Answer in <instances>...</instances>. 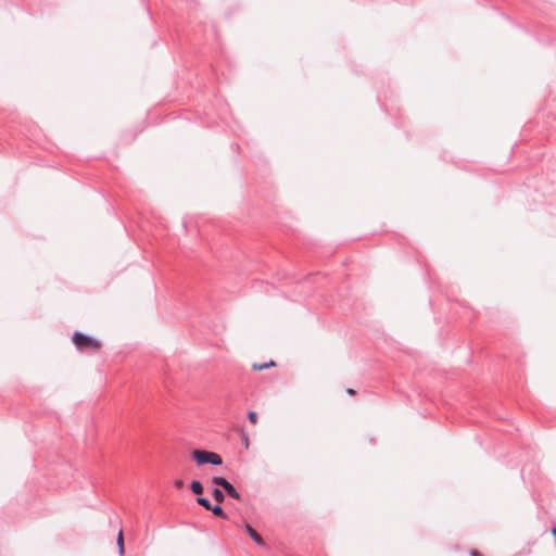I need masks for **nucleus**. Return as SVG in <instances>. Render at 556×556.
I'll use <instances>...</instances> for the list:
<instances>
[{
	"label": "nucleus",
	"instance_id": "obj_1",
	"mask_svg": "<svg viewBox=\"0 0 556 556\" xmlns=\"http://www.w3.org/2000/svg\"><path fill=\"white\" fill-rule=\"evenodd\" d=\"M72 340L79 351H98L101 348L98 340L80 331H75Z\"/></svg>",
	"mask_w": 556,
	"mask_h": 556
},
{
	"label": "nucleus",
	"instance_id": "obj_2",
	"mask_svg": "<svg viewBox=\"0 0 556 556\" xmlns=\"http://www.w3.org/2000/svg\"><path fill=\"white\" fill-rule=\"evenodd\" d=\"M192 458L198 465L211 464L219 466L223 464V458L219 454L204 450H193Z\"/></svg>",
	"mask_w": 556,
	"mask_h": 556
},
{
	"label": "nucleus",
	"instance_id": "obj_3",
	"mask_svg": "<svg viewBox=\"0 0 556 556\" xmlns=\"http://www.w3.org/2000/svg\"><path fill=\"white\" fill-rule=\"evenodd\" d=\"M212 482L225 490V492L228 494V496L240 500L241 496L238 493V491L233 488V485L224 477H213Z\"/></svg>",
	"mask_w": 556,
	"mask_h": 556
},
{
	"label": "nucleus",
	"instance_id": "obj_4",
	"mask_svg": "<svg viewBox=\"0 0 556 556\" xmlns=\"http://www.w3.org/2000/svg\"><path fill=\"white\" fill-rule=\"evenodd\" d=\"M245 531L257 545H265L263 538L249 523L245 525Z\"/></svg>",
	"mask_w": 556,
	"mask_h": 556
},
{
	"label": "nucleus",
	"instance_id": "obj_5",
	"mask_svg": "<svg viewBox=\"0 0 556 556\" xmlns=\"http://www.w3.org/2000/svg\"><path fill=\"white\" fill-rule=\"evenodd\" d=\"M190 489H191V491H192L194 494H197V495H200V494H202V492H203V485H202V483H201L200 481H198V480H194V481H192V482H191V484H190Z\"/></svg>",
	"mask_w": 556,
	"mask_h": 556
},
{
	"label": "nucleus",
	"instance_id": "obj_6",
	"mask_svg": "<svg viewBox=\"0 0 556 556\" xmlns=\"http://www.w3.org/2000/svg\"><path fill=\"white\" fill-rule=\"evenodd\" d=\"M210 510L213 513L214 516L222 517L224 519L227 518V515L225 514L224 509L219 505H212Z\"/></svg>",
	"mask_w": 556,
	"mask_h": 556
},
{
	"label": "nucleus",
	"instance_id": "obj_7",
	"mask_svg": "<svg viewBox=\"0 0 556 556\" xmlns=\"http://www.w3.org/2000/svg\"><path fill=\"white\" fill-rule=\"evenodd\" d=\"M212 496L217 503H222L225 500V495L223 491L219 489H214L212 492Z\"/></svg>",
	"mask_w": 556,
	"mask_h": 556
},
{
	"label": "nucleus",
	"instance_id": "obj_8",
	"mask_svg": "<svg viewBox=\"0 0 556 556\" xmlns=\"http://www.w3.org/2000/svg\"><path fill=\"white\" fill-rule=\"evenodd\" d=\"M197 503L204 507L206 510H210L212 504L206 497H198Z\"/></svg>",
	"mask_w": 556,
	"mask_h": 556
},
{
	"label": "nucleus",
	"instance_id": "obj_9",
	"mask_svg": "<svg viewBox=\"0 0 556 556\" xmlns=\"http://www.w3.org/2000/svg\"><path fill=\"white\" fill-rule=\"evenodd\" d=\"M271 366H275V363L273 361L268 362V363H263V364H254L253 365V369L255 370H264L266 368H269Z\"/></svg>",
	"mask_w": 556,
	"mask_h": 556
},
{
	"label": "nucleus",
	"instance_id": "obj_10",
	"mask_svg": "<svg viewBox=\"0 0 556 556\" xmlns=\"http://www.w3.org/2000/svg\"><path fill=\"white\" fill-rule=\"evenodd\" d=\"M117 545H118L119 554L123 555L124 554V539H123L122 530L118 532Z\"/></svg>",
	"mask_w": 556,
	"mask_h": 556
},
{
	"label": "nucleus",
	"instance_id": "obj_11",
	"mask_svg": "<svg viewBox=\"0 0 556 556\" xmlns=\"http://www.w3.org/2000/svg\"><path fill=\"white\" fill-rule=\"evenodd\" d=\"M248 418L253 425L257 422V414L255 412H249Z\"/></svg>",
	"mask_w": 556,
	"mask_h": 556
},
{
	"label": "nucleus",
	"instance_id": "obj_12",
	"mask_svg": "<svg viewBox=\"0 0 556 556\" xmlns=\"http://www.w3.org/2000/svg\"><path fill=\"white\" fill-rule=\"evenodd\" d=\"M182 485H184L182 480H176V481H175V486H176L177 489L182 488Z\"/></svg>",
	"mask_w": 556,
	"mask_h": 556
},
{
	"label": "nucleus",
	"instance_id": "obj_13",
	"mask_svg": "<svg viewBox=\"0 0 556 556\" xmlns=\"http://www.w3.org/2000/svg\"><path fill=\"white\" fill-rule=\"evenodd\" d=\"M470 556H482V555L480 554V552L473 549L470 552Z\"/></svg>",
	"mask_w": 556,
	"mask_h": 556
},
{
	"label": "nucleus",
	"instance_id": "obj_14",
	"mask_svg": "<svg viewBox=\"0 0 556 556\" xmlns=\"http://www.w3.org/2000/svg\"><path fill=\"white\" fill-rule=\"evenodd\" d=\"M346 393L350 394V395H353V394H355V391L352 388H348L346 389Z\"/></svg>",
	"mask_w": 556,
	"mask_h": 556
},
{
	"label": "nucleus",
	"instance_id": "obj_15",
	"mask_svg": "<svg viewBox=\"0 0 556 556\" xmlns=\"http://www.w3.org/2000/svg\"><path fill=\"white\" fill-rule=\"evenodd\" d=\"M243 444H245L247 447L249 446V439L248 438H245V440L243 441Z\"/></svg>",
	"mask_w": 556,
	"mask_h": 556
}]
</instances>
